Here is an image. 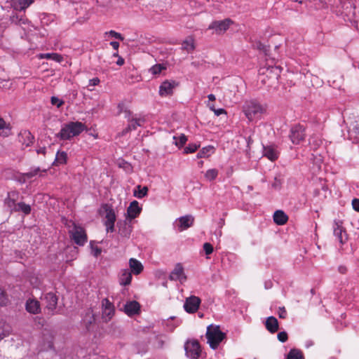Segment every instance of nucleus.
<instances>
[{
  "label": "nucleus",
  "mask_w": 359,
  "mask_h": 359,
  "mask_svg": "<svg viewBox=\"0 0 359 359\" xmlns=\"http://www.w3.org/2000/svg\"><path fill=\"white\" fill-rule=\"evenodd\" d=\"M86 129V126L83 123L71 121L64 125L56 137L61 140H70L72 137L80 135Z\"/></svg>",
  "instance_id": "nucleus-1"
},
{
  "label": "nucleus",
  "mask_w": 359,
  "mask_h": 359,
  "mask_svg": "<svg viewBox=\"0 0 359 359\" xmlns=\"http://www.w3.org/2000/svg\"><path fill=\"white\" fill-rule=\"evenodd\" d=\"M205 336L208 344L213 350H216L219 344L226 337V334L221 331L219 325L213 326L212 325L208 327Z\"/></svg>",
  "instance_id": "nucleus-2"
},
{
  "label": "nucleus",
  "mask_w": 359,
  "mask_h": 359,
  "mask_svg": "<svg viewBox=\"0 0 359 359\" xmlns=\"http://www.w3.org/2000/svg\"><path fill=\"white\" fill-rule=\"evenodd\" d=\"M265 111L266 109L257 100L247 101L243 105V111L250 121L260 117Z\"/></svg>",
  "instance_id": "nucleus-3"
},
{
  "label": "nucleus",
  "mask_w": 359,
  "mask_h": 359,
  "mask_svg": "<svg viewBox=\"0 0 359 359\" xmlns=\"http://www.w3.org/2000/svg\"><path fill=\"white\" fill-rule=\"evenodd\" d=\"M185 355L191 359H199L202 355V348L197 339H188L184 343Z\"/></svg>",
  "instance_id": "nucleus-4"
},
{
  "label": "nucleus",
  "mask_w": 359,
  "mask_h": 359,
  "mask_svg": "<svg viewBox=\"0 0 359 359\" xmlns=\"http://www.w3.org/2000/svg\"><path fill=\"white\" fill-rule=\"evenodd\" d=\"M41 299L46 303L44 309L47 311L48 315L53 316L58 313V312L56 311L58 297L54 292H50L44 294Z\"/></svg>",
  "instance_id": "nucleus-5"
},
{
  "label": "nucleus",
  "mask_w": 359,
  "mask_h": 359,
  "mask_svg": "<svg viewBox=\"0 0 359 359\" xmlns=\"http://www.w3.org/2000/svg\"><path fill=\"white\" fill-rule=\"evenodd\" d=\"M289 137L293 144H300L306 137L305 127L299 123L292 126Z\"/></svg>",
  "instance_id": "nucleus-6"
},
{
  "label": "nucleus",
  "mask_w": 359,
  "mask_h": 359,
  "mask_svg": "<svg viewBox=\"0 0 359 359\" xmlns=\"http://www.w3.org/2000/svg\"><path fill=\"white\" fill-rule=\"evenodd\" d=\"M69 233L71 238L79 246H83L88 241L86 230L80 226L74 224V231H69Z\"/></svg>",
  "instance_id": "nucleus-7"
},
{
  "label": "nucleus",
  "mask_w": 359,
  "mask_h": 359,
  "mask_svg": "<svg viewBox=\"0 0 359 359\" xmlns=\"http://www.w3.org/2000/svg\"><path fill=\"white\" fill-rule=\"evenodd\" d=\"M233 23L230 18H226L223 20L212 21L208 27L209 29H214L217 34H224Z\"/></svg>",
  "instance_id": "nucleus-8"
},
{
  "label": "nucleus",
  "mask_w": 359,
  "mask_h": 359,
  "mask_svg": "<svg viewBox=\"0 0 359 359\" xmlns=\"http://www.w3.org/2000/svg\"><path fill=\"white\" fill-rule=\"evenodd\" d=\"M201 303V300L198 297L191 295L186 299L184 309L189 313H194L198 311Z\"/></svg>",
  "instance_id": "nucleus-9"
},
{
  "label": "nucleus",
  "mask_w": 359,
  "mask_h": 359,
  "mask_svg": "<svg viewBox=\"0 0 359 359\" xmlns=\"http://www.w3.org/2000/svg\"><path fill=\"white\" fill-rule=\"evenodd\" d=\"M20 198V192L17 190H13L7 193V196L4 201V205L9 209L11 213L14 212L16 207V201Z\"/></svg>",
  "instance_id": "nucleus-10"
},
{
  "label": "nucleus",
  "mask_w": 359,
  "mask_h": 359,
  "mask_svg": "<svg viewBox=\"0 0 359 359\" xmlns=\"http://www.w3.org/2000/svg\"><path fill=\"white\" fill-rule=\"evenodd\" d=\"M334 235L338 238L341 245H344L347 242L348 235L346 229L342 226V222H334Z\"/></svg>",
  "instance_id": "nucleus-11"
},
{
  "label": "nucleus",
  "mask_w": 359,
  "mask_h": 359,
  "mask_svg": "<svg viewBox=\"0 0 359 359\" xmlns=\"http://www.w3.org/2000/svg\"><path fill=\"white\" fill-rule=\"evenodd\" d=\"M117 227L118 229V233L121 236L129 238L133 231L132 222L126 219L124 220H119L117 222Z\"/></svg>",
  "instance_id": "nucleus-12"
},
{
  "label": "nucleus",
  "mask_w": 359,
  "mask_h": 359,
  "mask_svg": "<svg viewBox=\"0 0 359 359\" xmlns=\"http://www.w3.org/2000/svg\"><path fill=\"white\" fill-rule=\"evenodd\" d=\"M178 86V83L175 81L165 80L159 87V95L161 97L169 96L172 95L173 89L175 86Z\"/></svg>",
  "instance_id": "nucleus-13"
},
{
  "label": "nucleus",
  "mask_w": 359,
  "mask_h": 359,
  "mask_svg": "<svg viewBox=\"0 0 359 359\" xmlns=\"http://www.w3.org/2000/svg\"><path fill=\"white\" fill-rule=\"evenodd\" d=\"M142 208L140 206L137 201H132L127 208L126 219L132 222V220L137 217L141 213Z\"/></svg>",
  "instance_id": "nucleus-14"
},
{
  "label": "nucleus",
  "mask_w": 359,
  "mask_h": 359,
  "mask_svg": "<svg viewBox=\"0 0 359 359\" xmlns=\"http://www.w3.org/2000/svg\"><path fill=\"white\" fill-rule=\"evenodd\" d=\"M263 156L271 161H276L279 157V152L275 144L263 145Z\"/></svg>",
  "instance_id": "nucleus-15"
},
{
  "label": "nucleus",
  "mask_w": 359,
  "mask_h": 359,
  "mask_svg": "<svg viewBox=\"0 0 359 359\" xmlns=\"http://www.w3.org/2000/svg\"><path fill=\"white\" fill-rule=\"evenodd\" d=\"M169 279L171 280L185 281L187 279V276L184 273V268L180 263H177L174 269L171 271Z\"/></svg>",
  "instance_id": "nucleus-16"
},
{
  "label": "nucleus",
  "mask_w": 359,
  "mask_h": 359,
  "mask_svg": "<svg viewBox=\"0 0 359 359\" xmlns=\"http://www.w3.org/2000/svg\"><path fill=\"white\" fill-rule=\"evenodd\" d=\"M140 304L135 301H129L126 303L124 305V312L128 316H133L135 315H137L140 313Z\"/></svg>",
  "instance_id": "nucleus-17"
},
{
  "label": "nucleus",
  "mask_w": 359,
  "mask_h": 359,
  "mask_svg": "<svg viewBox=\"0 0 359 359\" xmlns=\"http://www.w3.org/2000/svg\"><path fill=\"white\" fill-rule=\"evenodd\" d=\"M26 311L32 314H38L41 313V304L36 299H28L25 303Z\"/></svg>",
  "instance_id": "nucleus-18"
},
{
  "label": "nucleus",
  "mask_w": 359,
  "mask_h": 359,
  "mask_svg": "<svg viewBox=\"0 0 359 359\" xmlns=\"http://www.w3.org/2000/svg\"><path fill=\"white\" fill-rule=\"evenodd\" d=\"M18 138L20 142L26 147L32 145L34 140V136L28 130H22L18 135Z\"/></svg>",
  "instance_id": "nucleus-19"
},
{
  "label": "nucleus",
  "mask_w": 359,
  "mask_h": 359,
  "mask_svg": "<svg viewBox=\"0 0 359 359\" xmlns=\"http://www.w3.org/2000/svg\"><path fill=\"white\" fill-rule=\"evenodd\" d=\"M178 229L183 231L194 225V217L191 215H187L185 216L180 217L178 219Z\"/></svg>",
  "instance_id": "nucleus-20"
},
{
  "label": "nucleus",
  "mask_w": 359,
  "mask_h": 359,
  "mask_svg": "<svg viewBox=\"0 0 359 359\" xmlns=\"http://www.w3.org/2000/svg\"><path fill=\"white\" fill-rule=\"evenodd\" d=\"M102 209L105 212L106 220L104 223L115 222L116 220V216L112 206L108 203L102 205Z\"/></svg>",
  "instance_id": "nucleus-21"
},
{
  "label": "nucleus",
  "mask_w": 359,
  "mask_h": 359,
  "mask_svg": "<svg viewBox=\"0 0 359 359\" xmlns=\"http://www.w3.org/2000/svg\"><path fill=\"white\" fill-rule=\"evenodd\" d=\"M265 327L270 333L273 334L279 330V323L274 316H269L266 319Z\"/></svg>",
  "instance_id": "nucleus-22"
},
{
  "label": "nucleus",
  "mask_w": 359,
  "mask_h": 359,
  "mask_svg": "<svg viewBox=\"0 0 359 359\" xmlns=\"http://www.w3.org/2000/svg\"><path fill=\"white\" fill-rule=\"evenodd\" d=\"M132 278V273L130 269H126L121 271L118 278L120 285L124 286L130 285Z\"/></svg>",
  "instance_id": "nucleus-23"
},
{
  "label": "nucleus",
  "mask_w": 359,
  "mask_h": 359,
  "mask_svg": "<svg viewBox=\"0 0 359 359\" xmlns=\"http://www.w3.org/2000/svg\"><path fill=\"white\" fill-rule=\"evenodd\" d=\"M273 222L277 225H284L288 221V216L281 210L275 211L273 216Z\"/></svg>",
  "instance_id": "nucleus-24"
},
{
  "label": "nucleus",
  "mask_w": 359,
  "mask_h": 359,
  "mask_svg": "<svg viewBox=\"0 0 359 359\" xmlns=\"http://www.w3.org/2000/svg\"><path fill=\"white\" fill-rule=\"evenodd\" d=\"M129 266L130 268V271L135 275H139L144 269V266L142 263L135 258H130L129 259Z\"/></svg>",
  "instance_id": "nucleus-25"
},
{
  "label": "nucleus",
  "mask_w": 359,
  "mask_h": 359,
  "mask_svg": "<svg viewBox=\"0 0 359 359\" xmlns=\"http://www.w3.org/2000/svg\"><path fill=\"white\" fill-rule=\"evenodd\" d=\"M22 212L25 215H29L32 212L31 205L26 204L25 202L20 201L17 203L14 212Z\"/></svg>",
  "instance_id": "nucleus-26"
},
{
  "label": "nucleus",
  "mask_w": 359,
  "mask_h": 359,
  "mask_svg": "<svg viewBox=\"0 0 359 359\" xmlns=\"http://www.w3.org/2000/svg\"><path fill=\"white\" fill-rule=\"evenodd\" d=\"M67 161V154L64 151H58L56 154V158L53 162L54 165L66 164Z\"/></svg>",
  "instance_id": "nucleus-27"
},
{
  "label": "nucleus",
  "mask_w": 359,
  "mask_h": 359,
  "mask_svg": "<svg viewBox=\"0 0 359 359\" xmlns=\"http://www.w3.org/2000/svg\"><path fill=\"white\" fill-rule=\"evenodd\" d=\"M285 359H305L302 351L300 349L291 348L287 354Z\"/></svg>",
  "instance_id": "nucleus-28"
},
{
  "label": "nucleus",
  "mask_w": 359,
  "mask_h": 359,
  "mask_svg": "<svg viewBox=\"0 0 359 359\" xmlns=\"http://www.w3.org/2000/svg\"><path fill=\"white\" fill-rule=\"evenodd\" d=\"M215 147L212 145H208L202 148L197 154V158H208L210 156V152L214 153Z\"/></svg>",
  "instance_id": "nucleus-29"
},
{
  "label": "nucleus",
  "mask_w": 359,
  "mask_h": 359,
  "mask_svg": "<svg viewBox=\"0 0 359 359\" xmlns=\"http://www.w3.org/2000/svg\"><path fill=\"white\" fill-rule=\"evenodd\" d=\"M11 130L10 124H7L4 119L0 117V135L8 137L11 134Z\"/></svg>",
  "instance_id": "nucleus-30"
},
{
  "label": "nucleus",
  "mask_w": 359,
  "mask_h": 359,
  "mask_svg": "<svg viewBox=\"0 0 359 359\" xmlns=\"http://www.w3.org/2000/svg\"><path fill=\"white\" fill-rule=\"evenodd\" d=\"M148 191L147 187H142L141 185H137L133 191V196L138 198H142L148 194Z\"/></svg>",
  "instance_id": "nucleus-31"
},
{
  "label": "nucleus",
  "mask_w": 359,
  "mask_h": 359,
  "mask_svg": "<svg viewBox=\"0 0 359 359\" xmlns=\"http://www.w3.org/2000/svg\"><path fill=\"white\" fill-rule=\"evenodd\" d=\"M280 69L278 67H269L266 69V72H263V74H266L267 76L273 77L278 79L280 76Z\"/></svg>",
  "instance_id": "nucleus-32"
},
{
  "label": "nucleus",
  "mask_w": 359,
  "mask_h": 359,
  "mask_svg": "<svg viewBox=\"0 0 359 359\" xmlns=\"http://www.w3.org/2000/svg\"><path fill=\"white\" fill-rule=\"evenodd\" d=\"M182 49L187 52H191L195 49L194 40L191 37L183 41L182 43Z\"/></svg>",
  "instance_id": "nucleus-33"
},
{
  "label": "nucleus",
  "mask_w": 359,
  "mask_h": 359,
  "mask_svg": "<svg viewBox=\"0 0 359 359\" xmlns=\"http://www.w3.org/2000/svg\"><path fill=\"white\" fill-rule=\"evenodd\" d=\"M41 57L50 59L57 62H61L63 60L62 55L56 53L41 54Z\"/></svg>",
  "instance_id": "nucleus-34"
},
{
  "label": "nucleus",
  "mask_w": 359,
  "mask_h": 359,
  "mask_svg": "<svg viewBox=\"0 0 359 359\" xmlns=\"http://www.w3.org/2000/svg\"><path fill=\"white\" fill-rule=\"evenodd\" d=\"M95 318L94 314H90L89 313H86L83 319V322L85 324L86 329L89 331L90 330V326L95 323Z\"/></svg>",
  "instance_id": "nucleus-35"
},
{
  "label": "nucleus",
  "mask_w": 359,
  "mask_h": 359,
  "mask_svg": "<svg viewBox=\"0 0 359 359\" xmlns=\"http://www.w3.org/2000/svg\"><path fill=\"white\" fill-rule=\"evenodd\" d=\"M34 2V0H18V5H15V8L24 11Z\"/></svg>",
  "instance_id": "nucleus-36"
},
{
  "label": "nucleus",
  "mask_w": 359,
  "mask_h": 359,
  "mask_svg": "<svg viewBox=\"0 0 359 359\" xmlns=\"http://www.w3.org/2000/svg\"><path fill=\"white\" fill-rule=\"evenodd\" d=\"M219 171L216 168L209 169L205 174V177L208 181H213L218 176Z\"/></svg>",
  "instance_id": "nucleus-37"
},
{
  "label": "nucleus",
  "mask_w": 359,
  "mask_h": 359,
  "mask_svg": "<svg viewBox=\"0 0 359 359\" xmlns=\"http://www.w3.org/2000/svg\"><path fill=\"white\" fill-rule=\"evenodd\" d=\"M165 69H166V66L163 63L156 64L149 69V72L154 75H158Z\"/></svg>",
  "instance_id": "nucleus-38"
},
{
  "label": "nucleus",
  "mask_w": 359,
  "mask_h": 359,
  "mask_svg": "<svg viewBox=\"0 0 359 359\" xmlns=\"http://www.w3.org/2000/svg\"><path fill=\"white\" fill-rule=\"evenodd\" d=\"M173 139L175 140V144L178 148H182L186 144L187 141V137L184 134H181L180 137L174 136Z\"/></svg>",
  "instance_id": "nucleus-39"
},
{
  "label": "nucleus",
  "mask_w": 359,
  "mask_h": 359,
  "mask_svg": "<svg viewBox=\"0 0 359 359\" xmlns=\"http://www.w3.org/2000/svg\"><path fill=\"white\" fill-rule=\"evenodd\" d=\"M254 46H255V48L257 49H258L260 51H262L266 55H270V54H269L270 46L269 45L266 46V45L262 43L261 41H258L255 43Z\"/></svg>",
  "instance_id": "nucleus-40"
},
{
  "label": "nucleus",
  "mask_w": 359,
  "mask_h": 359,
  "mask_svg": "<svg viewBox=\"0 0 359 359\" xmlns=\"http://www.w3.org/2000/svg\"><path fill=\"white\" fill-rule=\"evenodd\" d=\"M129 121V126L133 130H136L137 126H141L142 123L144 122V119L143 118H132Z\"/></svg>",
  "instance_id": "nucleus-41"
},
{
  "label": "nucleus",
  "mask_w": 359,
  "mask_h": 359,
  "mask_svg": "<svg viewBox=\"0 0 359 359\" xmlns=\"http://www.w3.org/2000/svg\"><path fill=\"white\" fill-rule=\"evenodd\" d=\"M200 147V144L190 143L184 147V154H192L194 153Z\"/></svg>",
  "instance_id": "nucleus-42"
},
{
  "label": "nucleus",
  "mask_w": 359,
  "mask_h": 359,
  "mask_svg": "<svg viewBox=\"0 0 359 359\" xmlns=\"http://www.w3.org/2000/svg\"><path fill=\"white\" fill-rule=\"evenodd\" d=\"M39 172H41V168L39 167L32 168L29 172H24V177H27V180H29L37 175Z\"/></svg>",
  "instance_id": "nucleus-43"
},
{
  "label": "nucleus",
  "mask_w": 359,
  "mask_h": 359,
  "mask_svg": "<svg viewBox=\"0 0 359 359\" xmlns=\"http://www.w3.org/2000/svg\"><path fill=\"white\" fill-rule=\"evenodd\" d=\"M114 309H107V311L106 309H104L102 311V318H104V321L107 322L109 320H111L114 316Z\"/></svg>",
  "instance_id": "nucleus-44"
},
{
  "label": "nucleus",
  "mask_w": 359,
  "mask_h": 359,
  "mask_svg": "<svg viewBox=\"0 0 359 359\" xmlns=\"http://www.w3.org/2000/svg\"><path fill=\"white\" fill-rule=\"evenodd\" d=\"M90 247L92 250V253L94 255V257H97L100 254L102 253V249L101 248L95 245V241H90Z\"/></svg>",
  "instance_id": "nucleus-45"
},
{
  "label": "nucleus",
  "mask_w": 359,
  "mask_h": 359,
  "mask_svg": "<svg viewBox=\"0 0 359 359\" xmlns=\"http://www.w3.org/2000/svg\"><path fill=\"white\" fill-rule=\"evenodd\" d=\"M43 341H44V344H46L45 343V340L47 339V341H46V347L48 348H53V346H54V344H53V337L50 334H48V336L46 334H43Z\"/></svg>",
  "instance_id": "nucleus-46"
},
{
  "label": "nucleus",
  "mask_w": 359,
  "mask_h": 359,
  "mask_svg": "<svg viewBox=\"0 0 359 359\" xmlns=\"http://www.w3.org/2000/svg\"><path fill=\"white\" fill-rule=\"evenodd\" d=\"M8 300V296L6 291L0 287V306H6Z\"/></svg>",
  "instance_id": "nucleus-47"
},
{
  "label": "nucleus",
  "mask_w": 359,
  "mask_h": 359,
  "mask_svg": "<svg viewBox=\"0 0 359 359\" xmlns=\"http://www.w3.org/2000/svg\"><path fill=\"white\" fill-rule=\"evenodd\" d=\"M50 103L59 109L65 104V102L62 100L59 99L57 97L52 96L50 97Z\"/></svg>",
  "instance_id": "nucleus-48"
},
{
  "label": "nucleus",
  "mask_w": 359,
  "mask_h": 359,
  "mask_svg": "<svg viewBox=\"0 0 359 359\" xmlns=\"http://www.w3.org/2000/svg\"><path fill=\"white\" fill-rule=\"evenodd\" d=\"M100 83V80L98 77H95L89 80V83L87 86L88 90L93 91L94 89L91 88L92 86H97Z\"/></svg>",
  "instance_id": "nucleus-49"
},
{
  "label": "nucleus",
  "mask_w": 359,
  "mask_h": 359,
  "mask_svg": "<svg viewBox=\"0 0 359 359\" xmlns=\"http://www.w3.org/2000/svg\"><path fill=\"white\" fill-rule=\"evenodd\" d=\"M203 250L206 255H210L213 252L214 248L212 245L210 243H205L203 244Z\"/></svg>",
  "instance_id": "nucleus-50"
},
{
  "label": "nucleus",
  "mask_w": 359,
  "mask_h": 359,
  "mask_svg": "<svg viewBox=\"0 0 359 359\" xmlns=\"http://www.w3.org/2000/svg\"><path fill=\"white\" fill-rule=\"evenodd\" d=\"M277 337L280 342L284 343L287 341L288 334L285 331H282L278 334Z\"/></svg>",
  "instance_id": "nucleus-51"
},
{
  "label": "nucleus",
  "mask_w": 359,
  "mask_h": 359,
  "mask_svg": "<svg viewBox=\"0 0 359 359\" xmlns=\"http://www.w3.org/2000/svg\"><path fill=\"white\" fill-rule=\"evenodd\" d=\"M102 303L104 309H106L107 311V309H114L113 304L110 302V301L107 298L104 299Z\"/></svg>",
  "instance_id": "nucleus-52"
},
{
  "label": "nucleus",
  "mask_w": 359,
  "mask_h": 359,
  "mask_svg": "<svg viewBox=\"0 0 359 359\" xmlns=\"http://www.w3.org/2000/svg\"><path fill=\"white\" fill-rule=\"evenodd\" d=\"M106 34L120 41L124 40V37L120 33H118L114 30H111L109 32H107Z\"/></svg>",
  "instance_id": "nucleus-53"
},
{
  "label": "nucleus",
  "mask_w": 359,
  "mask_h": 359,
  "mask_svg": "<svg viewBox=\"0 0 359 359\" xmlns=\"http://www.w3.org/2000/svg\"><path fill=\"white\" fill-rule=\"evenodd\" d=\"M67 250H69V253L71 254V259H76V255L79 253L78 248L74 246V247H72V248H68Z\"/></svg>",
  "instance_id": "nucleus-54"
},
{
  "label": "nucleus",
  "mask_w": 359,
  "mask_h": 359,
  "mask_svg": "<svg viewBox=\"0 0 359 359\" xmlns=\"http://www.w3.org/2000/svg\"><path fill=\"white\" fill-rule=\"evenodd\" d=\"M281 180L278 179L276 177L274 178V182L272 183L271 186L275 189H279L281 187Z\"/></svg>",
  "instance_id": "nucleus-55"
},
{
  "label": "nucleus",
  "mask_w": 359,
  "mask_h": 359,
  "mask_svg": "<svg viewBox=\"0 0 359 359\" xmlns=\"http://www.w3.org/2000/svg\"><path fill=\"white\" fill-rule=\"evenodd\" d=\"M286 316H287V311H286L285 307L284 306L279 307V309H278V316H279V318L285 319L286 318Z\"/></svg>",
  "instance_id": "nucleus-56"
},
{
  "label": "nucleus",
  "mask_w": 359,
  "mask_h": 359,
  "mask_svg": "<svg viewBox=\"0 0 359 359\" xmlns=\"http://www.w3.org/2000/svg\"><path fill=\"white\" fill-rule=\"evenodd\" d=\"M114 224H115V222L104 223L107 231V232H114L115 231Z\"/></svg>",
  "instance_id": "nucleus-57"
},
{
  "label": "nucleus",
  "mask_w": 359,
  "mask_h": 359,
  "mask_svg": "<svg viewBox=\"0 0 359 359\" xmlns=\"http://www.w3.org/2000/svg\"><path fill=\"white\" fill-rule=\"evenodd\" d=\"M352 206L355 211L359 212V198L353 199Z\"/></svg>",
  "instance_id": "nucleus-58"
},
{
  "label": "nucleus",
  "mask_w": 359,
  "mask_h": 359,
  "mask_svg": "<svg viewBox=\"0 0 359 359\" xmlns=\"http://www.w3.org/2000/svg\"><path fill=\"white\" fill-rule=\"evenodd\" d=\"M4 323L0 320V340L6 337L5 330L3 327Z\"/></svg>",
  "instance_id": "nucleus-59"
},
{
  "label": "nucleus",
  "mask_w": 359,
  "mask_h": 359,
  "mask_svg": "<svg viewBox=\"0 0 359 359\" xmlns=\"http://www.w3.org/2000/svg\"><path fill=\"white\" fill-rule=\"evenodd\" d=\"M117 108H118V115L121 114V113L124 112V110L126 109L123 102L118 103Z\"/></svg>",
  "instance_id": "nucleus-60"
},
{
  "label": "nucleus",
  "mask_w": 359,
  "mask_h": 359,
  "mask_svg": "<svg viewBox=\"0 0 359 359\" xmlns=\"http://www.w3.org/2000/svg\"><path fill=\"white\" fill-rule=\"evenodd\" d=\"M27 180V178L24 177V173H20L17 181L20 182V184H25Z\"/></svg>",
  "instance_id": "nucleus-61"
},
{
  "label": "nucleus",
  "mask_w": 359,
  "mask_h": 359,
  "mask_svg": "<svg viewBox=\"0 0 359 359\" xmlns=\"http://www.w3.org/2000/svg\"><path fill=\"white\" fill-rule=\"evenodd\" d=\"M213 111L215 113V114L217 116L224 114H226V111L225 109H222V108H219V109H213Z\"/></svg>",
  "instance_id": "nucleus-62"
},
{
  "label": "nucleus",
  "mask_w": 359,
  "mask_h": 359,
  "mask_svg": "<svg viewBox=\"0 0 359 359\" xmlns=\"http://www.w3.org/2000/svg\"><path fill=\"white\" fill-rule=\"evenodd\" d=\"M348 269L346 266L341 265L338 267V271L341 274H346Z\"/></svg>",
  "instance_id": "nucleus-63"
},
{
  "label": "nucleus",
  "mask_w": 359,
  "mask_h": 359,
  "mask_svg": "<svg viewBox=\"0 0 359 359\" xmlns=\"http://www.w3.org/2000/svg\"><path fill=\"white\" fill-rule=\"evenodd\" d=\"M124 113H125V117L128 118V121H130L133 117H132V114H133V112L126 109L124 110Z\"/></svg>",
  "instance_id": "nucleus-64"
}]
</instances>
